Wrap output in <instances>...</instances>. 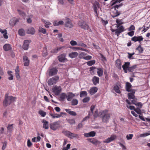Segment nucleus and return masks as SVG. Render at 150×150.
Here are the masks:
<instances>
[{"label":"nucleus","mask_w":150,"mask_h":150,"mask_svg":"<svg viewBox=\"0 0 150 150\" xmlns=\"http://www.w3.org/2000/svg\"><path fill=\"white\" fill-rule=\"evenodd\" d=\"M90 100V98L89 97H87L84 98L83 100L82 101L84 103H86L88 102Z\"/></svg>","instance_id":"09e8293b"},{"label":"nucleus","mask_w":150,"mask_h":150,"mask_svg":"<svg viewBox=\"0 0 150 150\" xmlns=\"http://www.w3.org/2000/svg\"><path fill=\"white\" fill-rule=\"evenodd\" d=\"M92 58V57L90 55H88L85 57H83V59L86 60H88L91 59Z\"/></svg>","instance_id":"69168bd1"},{"label":"nucleus","mask_w":150,"mask_h":150,"mask_svg":"<svg viewBox=\"0 0 150 150\" xmlns=\"http://www.w3.org/2000/svg\"><path fill=\"white\" fill-rule=\"evenodd\" d=\"M92 81L94 85H96L97 84L99 83V77L94 76L92 79Z\"/></svg>","instance_id":"4be33fe9"},{"label":"nucleus","mask_w":150,"mask_h":150,"mask_svg":"<svg viewBox=\"0 0 150 150\" xmlns=\"http://www.w3.org/2000/svg\"><path fill=\"white\" fill-rule=\"evenodd\" d=\"M131 101L132 103L133 104H134L135 105L136 103H137V98H134L132 99Z\"/></svg>","instance_id":"774afa93"},{"label":"nucleus","mask_w":150,"mask_h":150,"mask_svg":"<svg viewBox=\"0 0 150 150\" xmlns=\"http://www.w3.org/2000/svg\"><path fill=\"white\" fill-rule=\"evenodd\" d=\"M67 95L66 93H62L60 95L59 97L60 100L61 101H64L66 98H67Z\"/></svg>","instance_id":"a878e982"},{"label":"nucleus","mask_w":150,"mask_h":150,"mask_svg":"<svg viewBox=\"0 0 150 150\" xmlns=\"http://www.w3.org/2000/svg\"><path fill=\"white\" fill-rule=\"evenodd\" d=\"M78 103V100L76 99H73L71 101V105H76Z\"/></svg>","instance_id":"37998d69"},{"label":"nucleus","mask_w":150,"mask_h":150,"mask_svg":"<svg viewBox=\"0 0 150 150\" xmlns=\"http://www.w3.org/2000/svg\"><path fill=\"white\" fill-rule=\"evenodd\" d=\"M78 25L81 28L84 30H88L89 29H90L91 30L88 25L84 21H79L78 23Z\"/></svg>","instance_id":"423d86ee"},{"label":"nucleus","mask_w":150,"mask_h":150,"mask_svg":"<svg viewBox=\"0 0 150 150\" xmlns=\"http://www.w3.org/2000/svg\"><path fill=\"white\" fill-rule=\"evenodd\" d=\"M42 122L43 123V127L44 128L47 129L49 128L48 122L46 120H43Z\"/></svg>","instance_id":"2f4dec72"},{"label":"nucleus","mask_w":150,"mask_h":150,"mask_svg":"<svg viewBox=\"0 0 150 150\" xmlns=\"http://www.w3.org/2000/svg\"><path fill=\"white\" fill-rule=\"evenodd\" d=\"M16 99V98L12 96H8V94H6L3 103V106L5 107H7L8 105L14 102Z\"/></svg>","instance_id":"f03ea898"},{"label":"nucleus","mask_w":150,"mask_h":150,"mask_svg":"<svg viewBox=\"0 0 150 150\" xmlns=\"http://www.w3.org/2000/svg\"><path fill=\"white\" fill-rule=\"evenodd\" d=\"M35 32L34 28L33 27H30L27 30V33L28 34L31 35L34 34Z\"/></svg>","instance_id":"bb28decb"},{"label":"nucleus","mask_w":150,"mask_h":150,"mask_svg":"<svg viewBox=\"0 0 150 150\" xmlns=\"http://www.w3.org/2000/svg\"><path fill=\"white\" fill-rule=\"evenodd\" d=\"M114 90L117 93H121V91L119 89V87L117 85L114 87Z\"/></svg>","instance_id":"ea45409f"},{"label":"nucleus","mask_w":150,"mask_h":150,"mask_svg":"<svg viewBox=\"0 0 150 150\" xmlns=\"http://www.w3.org/2000/svg\"><path fill=\"white\" fill-rule=\"evenodd\" d=\"M116 22L117 24V28L120 26V25L123 24V23L121 22V21L118 19L116 20Z\"/></svg>","instance_id":"603ef678"},{"label":"nucleus","mask_w":150,"mask_h":150,"mask_svg":"<svg viewBox=\"0 0 150 150\" xmlns=\"http://www.w3.org/2000/svg\"><path fill=\"white\" fill-rule=\"evenodd\" d=\"M50 115L52 116V117L53 118H59L61 116V115L58 114H50Z\"/></svg>","instance_id":"79ce46f5"},{"label":"nucleus","mask_w":150,"mask_h":150,"mask_svg":"<svg viewBox=\"0 0 150 150\" xmlns=\"http://www.w3.org/2000/svg\"><path fill=\"white\" fill-rule=\"evenodd\" d=\"M23 60L25 66H28L29 64V60L28 57L26 56H24L23 57Z\"/></svg>","instance_id":"b1692460"},{"label":"nucleus","mask_w":150,"mask_h":150,"mask_svg":"<svg viewBox=\"0 0 150 150\" xmlns=\"http://www.w3.org/2000/svg\"><path fill=\"white\" fill-rule=\"evenodd\" d=\"M108 111L105 110L100 111L99 117L101 118L102 121L103 122L107 123L110 118V114L108 113Z\"/></svg>","instance_id":"f257e3e1"},{"label":"nucleus","mask_w":150,"mask_h":150,"mask_svg":"<svg viewBox=\"0 0 150 150\" xmlns=\"http://www.w3.org/2000/svg\"><path fill=\"white\" fill-rule=\"evenodd\" d=\"M120 14V11H118L116 9H114V10L112 12L111 16L113 18L117 17Z\"/></svg>","instance_id":"a211bd4d"},{"label":"nucleus","mask_w":150,"mask_h":150,"mask_svg":"<svg viewBox=\"0 0 150 150\" xmlns=\"http://www.w3.org/2000/svg\"><path fill=\"white\" fill-rule=\"evenodd\" d=\"M60 127V125L59 121L54 122L50 124V129L53 130H56Z\"/></svg>","instance_id":"39448f33"},{"label":"nucleus","mask_w":150,"mask_h":150,"mask_svg":"<svg viewBox=\"0 0 150 150\" xmlns=\"http://www.w3.org/2000/svg\"><path fill=\"white\" fill-rule=\"evenodd\" d=\"M118 28L116 29V34L117 36H118L120 33L123 32L125 30L124 28L123 25L119 26Z\"/></svg>","instance_id":"9b49d317"},{"label":"nucleus","mask_w":150,"mask_h":150,"mask_svg":"<svg viewBox=\"0 0 150 150\" xmlns=\"http://www.w3.org/2000/svg\"><path fill=\"white\" fill-rule=\"evenodd\" d=\"M38 113L42 116L44 117L46 115V113L45 112L42 110H39Z\"/></svg>","instance_id":"de8ad7c7"},{"label":"nucleus","mask_w":150,"mask_h":150,"mask_svg":"<svg viewBox=\"0 0 150 150\" xmlns=\"http://www.w3.org/2000/svg\"><path fill=\"white\" fill-rule=\"evenodd\" d=\"M39 31L40 32H41L44 34L46 33V30L45 29L42 28H39Z\"/></svg>","instance_id":"3c124183"},{"label":"nucleus","mask_w":150,"mask_h":150,"mask_svg":"<svg viewBox=\"0 0 150 150\" xmlns=\"http://www.w3.org/2000/svg\"><path fill=\"white\" fill-rule=\"evenodd\" d=\"M32 145V144L30 142V139H28L27 141V145L28 147H30Z\"/></svg>","instance_id":"0e129e2a"},{"label":"nucleus","mask_w":150,"mask_h":150,"mask_svg":"<svg viewBox=\"0 0 150 150\" xmlns=\"http://www.w3.org/2000/svg\"><path fill=\"white\" fill-rule=\"evenodd\" d=\"M130 92H131V93H129L128 94V99L129 100L133 99L135 98V96L134 94L135 92V90H133Z\"/></svg>","instance_id":"2eb2a0df"},{"label":"nucleus","mask_w":150,"mask_h":150,"mask_svg":"<svg viewBox=\"0 0 150 150\" xmlns=\"http://www.w3.org/2000/svg\"><path fill=\"white\" fill-rule=\"evenodd\" d=\"M132 85L129 82H126L125 85L126 90L128 92H130L134 89L131 88Z\"/></svg>","instance_id":"4468645a"},{"label":"nucleus","mask_w":150,"mask_h":150,"mask_svg":"<svg viewBox=\"0 0 150 150\" xmlns=\"http://www.w3.org/2000/svg\"><path fill=\"white\" fill-rule=\"evenodd\" d=\"M10 45L9 44H5L3 46V49L5 51H8L10 50L11 49Z\"/></svg>","instance_id":"cd10ccee"},{"label":"nucleus","mask_w":150,"mask_h":150,"mask_svg":"<svg viewBox=\"0 0 150 150\" xmlns=\"http://www.w3.org/2000/svg\"><path fill=\"white\" fill-rule=\"evenodd\" d=\"M134 111H135L138 114L141 115L142 114V111L140 109V108H137L134 109Z\"/></svg>","instance_id":"a18cd8bd"},{"label":"nucleus","mask_w":150,"mask_h":150,"mask_svg":"<svg viewBox=\"0 0 150 150\" xmlns=\"http://www.w3.org/2000/svg\"><path fill=\"white\" fill-rule=\"evenodd\" d=\"M12 72L11 71H9L7 72L9 76V77L8 78V79L10 80H12L13 79V75L12 74Z\"/></svg>","instance_id":"e433bc0d"},{"label":"nucleus","mask_w":150,"mask_h":150,"mask_svg":"<svg viewBox=\"0 0 150 150\" xmlns=\"http://www.w3.org/2000/svg\"><path fill=\"white\" fill-rule=\"evenodd\" d=\"M7 145V142H4L3 143V146L2 148V150H4L5 149H6V146Z\"/></svg>","instance_id":"e2e57ef3"},{"label":"nucleus","mask_w":150,"mask_h":150,"mask_svg":"<svg viewBox=\"0 0 150 150\" xmlns=\"http://www.w3.org/2000/svg\"><path fill=\"white\" fill-rule=\"evenodd\" d=\"M67 121L71 125H73L75 123V121L74 119H68Z\"/></svg>","instance_id":"58836bf2"},{"label":"nucleus","mask_w":150,"mask_h":150,"mask_svg":"<svg viewBox=\"0 0 150 150\" xmlns=\"http://www.w3.org/2000/svg\"><path fill=\"white\" fill-rule=\"evenodd\" d=\"M135 29L134 26L133 25H131L128 28V30L129 31H131L132 30H135Z\"/></svg>","instance_id":"680f3d73"},{"label":"nucleus","mask_w":150,"mask_h":150,"mask_svg":"<svg viewBox=\"0 0 150 150\" xmlns=\"http://www.w3.org/2000/svg\"><path fill=\"white\" fill-rule=\"evenodd\" d=\"M18 33L21 36H24L25 35V31L23 29H20L18 31Z\"/></svg>","instance_id":"473e14b6"},{"label":"nucleus","mask_w":150,"mask_h":150,"mask_svg":"<svg viewBox=\"0 0 150 150\" xmlns=\"http://www.w3.org/2000/svg\"><path fill=\"white\" fill-rule=\"evenodd\" d=\"M17 11L20 15L22 16L23 18H24L25 17V14L23 12L18 9Z\"/></svg>","instance_id":"5fc2aeb1"},{"label":"nucleus","mask_w":150,"mask_h":150,"mask_svg":"<svg viewBox=\"0 0 150 150\" xmlns=\"http://www.w3.org/2000/svg\"><path fill=\"white\" fill-rule=\"evenodd\" d=\"M133 135L132 134H129L126 136V138L127 140L131 139H132Z\"/></svg>","instance_id":"13d9d810"},{"label":"nucleus","mask_w":150,"mask_h":150,"mask_svg":"<svg viewBox=\"0 0 150 150\" xmlns=\"http://www.w3.org/2000/svg\"><path fill=\"white\" fill-rule=\"evenodd\" d=\"M88 93L87 92L85 91H81L80 92V97H86L87 96Z\"/></svg>","instance_id":"f704fd0d"},{"label":"nucleus","mask_w":150,"mask_h":150,"mask_svg":"<svg viewBox=\"0 0 150 150\" xmlns=\"http://www.w3.org/2000/svg\"><path fill=\"white\" fill-rule=\"evenodd\" d=\"M115 65L116 67L119 69H121V61L120 59H118L115 61Z\"/></svg>","instance_id":"6ab92c4d"},{"label":"nucleus","mask_w":150,"mask_h":150,"mask_svg":"<svg viewBox=\"0 0 150 150\" xmlns=\"http://www.w3.org/2000/svg\"><path fill=\"white\" fill-rule=\"evenodd\" d=\"M127 54H128V57L129 59H134V57L132 56L134 54V53H130L128 52L127 53Z\"/></svg>","instance_id":"6e6d98bb"},{"label":"nucleus","mask_w":150,"mask_h":150,"mask_svg":"<svg viewBox=\"0 0 150 150\" xmlns=\"http://www.w3.org/2000/svg\"><path fill=\"white\" fill-rule=\"evenodd\" d=\"M137 67V65H133L131 67L129 66L128 71L129 72H132Z\"/></svg>","instance_id":"72a5a7b5"},{"label":"nucleus","mask_w":150,"mask_h":150,"mask_svg":"<svg viewBox=\"0 0 150 150\" xmlns=\"http://www.w3.org/2000/svg\"><path fill=\"white\" fill-rule=\"evenodd\" d=\"M70 43L72 46H73L77 45L78 44L76 41L73 40L71 41L70 42Z\"/></svg>","instance_id":"4d7b16f0"},{"label":"nucleus","mask_w":150,"mask_h":150,"mask_svg":"<svg viewBox=\"0 0 150 150\" xmlns=\"http://www.w3.org/2000/svg\"><path fill=\"white\" fill-rule=\"evenodd\" d=\"M59 76H57L49 79L47 83L49 86L55 84L59 79Z\"/></svg>","instance_id":"20e7f679"},{"label":"nucleus","mask_w":150,"mask_h":150,"mask_svg":"<svg viewBox=\"0 0 150 150\" xmlns=\"http://www.w3.org/2000/svg\"><path fill=\"white\" fill-rule=\"evenodd\" d=\"M130 66V63L129 62H125L124 64L122 66V68H123V70L125 73H127L128 69Z\"/></svg>","instance_id":"1a4fd4ad"},{"label":"nucleus","mask_w":150,"mask_h":150,"mask_svg":"<svg viewBox=\"0 0 150 150\" xmlns=\"http://www.w3.org/2000/svg\"><path fill=\"white\" fill-rule=\"evenodd\" d=\"M64 22L62 21H55L53 23V25L55 26H58L60 25H63Z\"/></svg>","instance_id":"7c9ffc66"},{"label":"nucleus","mask_w":150,"mask_h":150,"mask_svg":"<svg viewBox=\"0 0 150 150\" xmlns=\"http://www.w3.org/2000/svg\"><path fill=\"white\" fill-rule=\"evenodd\" d=\"M93 8L94 12L97 14V10L98 8H99L100 4L97 1H96L93 4Z\"/></svg>","instance_id":"f3484780"},{"label":"nucleus","mask_w":150,"mask_h":150,"mask_svg":"<svg viewBox=\"0 0 150 150\" xmlns=\"http://www.w3.org/2000/svg\"><path fill=\"white\" fill-rule=\"evenodd\" d=\"M78 53L76 52H72L69 54V57L71 58H73L77 57Z\"/></svg>","instance_id":"c85d7f7f"},{"label":"nucleus","mask_w":150,"mask_h":150,"mask_svg":"<svg viewBox=\"0 0 150 150\" xmlns=\"http://www.w3.org/2000/svg\"><path fill=\"white\" fill-rule=\"evenodd\" d=\"M64 25L66 27L71 28L74 26V24L69 18L66 17L64 20Z\"/></svg>","instance_id":"7ed1b4c3"},{"label":"nucleus","mask_w":150,"mask_h":150,"mask_svg":"<svg viewBox=\"0 0 150 150\" xmlns=\"http://www.w3.org/2000/svg\"><path fill=\"white\" fill-rule=\"evenodd\" d=\"M98 90V88L96 87H92L90 89L89 93L91 95H93L97 92Z\"/></svg>","instance_id":"393cba45"},{"label":"nucleus","mask_w":150,"mask_h":150,"mask_svg":"<svg viewBox=\"0 0 150 150\" xmlns=\"http://www.w3.org/2000/svg\"><path fill=\"white\" fill-rule=\"evenodd\" d=\"M144 38L142 36H134L131 38V40L135 42L137 41H138L139 43L141 42V41L143 40Z\"/></svg>","instance_id":"9d476101"},{"label":"nucleus","mask_w":150,"mask_h":150,"mask_svg":"<svg viewBox=\"0 0 150 150\" xmlns=\"http://www.w3.org/2000/svg\"><path fill=\"white\" fill-rule=\"evenodd\" d=\"M77 45L79 46H81L83 47H86L87 46L86 45L82 42H79L77 44Z\"/></svg>","instance_id":"a19ab883"},{"label":"nucleus","mask_w":150,"mask_h":150,"mask_svg":"<svg viewBox=\"0 0 150 150\" xmlns=\"http://www.w3.org/2000/svg\"><path fill=\"white\" fill-rule=\"evenodd\" d=\"M117 137L115 135H112L110 137L108 138L105 140L103 141L104 143H109L114 140Z\"/></svg>","instance_id":"f8f14e48"},{"label":"nucleus","mask_w":150,"mask_h":150,"mask_svg":"<svg viewBox=\"0 0 150 150\" xmlns=\"http://www.w3.org/2000/svg\"><path fill=\"white\" fill-rule=\"evenodd\" d=\"M44 22V23L45 24V26L46 28H48L49 27V25H51V23L47 21H43Z\"/></svg>","instance_id":"49530a36"},{"label":"nucleus","mask_w":150,"mask_h":150,"mask_svg":"<svg viewBox=\"0 0 150 150\" xmlns=\"http://www.w3.org/2000/svg\"><path fill=\"white\" fill-rule=\"evenodd\" d=\"M13 124H12L11 125L9 124L8 126L7 127L8 130L9 131H11L13 129Z\"/></svg>","instance_id":"864d4df0"},{"label":"nucleus","mask_w":150,"mask_h":150,"mask_svg":"<svg viewBox=\"0 0 150 150\" xmlns=\"http://www.w3.org/2000/svg\"><path fill=\"white\" fill-rule=\"evenodd\" d=\"M86 55V54L84 52H82L81 53L79 56L81 58H83L85 57V56Z\"/></svg>","instance_id":"338daca9"},{"label":"nucleus","mask_w":150,"mask_h":150,"mask_svg":"<svg viewBox=\"0 0 150 150\" xmlns=\"http://www.w3.org/2000/svg\"><path fill=\"white\" fill-rule=\"evenodd\" d=\"M72 49L74 50H82V48L80 47H70Z\"/></svg>","instance_id":"bf43d9fd"},{"label":"nucleus","mask_w":150,"mask_h":150,"mask_svg":"<svg viewBox=\"0 0 150 150\" xmlns=\"http://www.w3.org/2000/svg\"><path fill=\"white\" fill-rule=\"evenodd\" d=\"M59 61L61 62H63L64 61L65 59V55L64 54H62L57 57Z\"/></svg>","instance_id":"5701e85b"},{"label":"nucleus","mask_w":150,"mask_h":150,"mask_svg":"<svg viewBox=\"0 0 150 150\" xmlns=\"http://www.w3.org/2000/svg\"><path fill=\"white\" fill-rule=\"evenodd\" d=\"M53 92L56 96L58 95L62 91V88L60 86H56L52 88Z\"/></svg>","instance_id":"0eeeda50"},{"label":"nucleus","mask_w":150,"mask_h":150,"mask_svg":"<svg viewBox=\"0 0 150 150\" xmlns=\"http://www.w3.org/2000/svg\"><path fill=\"white\" fill-rule=\"evenodd\" d=\"M88 140V141H89L91 143L95 144H99L101 143L100 142L94 138L89 139Z\"/></svg>","instance_id":"dca6fc26"},{"label":"nucleus","mask_w":150,"mask_h":150,"mask_svg":"<svg viewBox=\"0 0 150 150\" xmlns=\"http://www.w3.org/2000/svg\"><path fill=\"white\" fill-rule=\"evenodd\" d=\"M30 42L28 40H25L24 41L23 45V48L25 50H27L28 48Z\"/></svg>","instance_id":"ddd939ff"},{"label":"nucleus","mask_w":150,"mask_h":150,"mask_svg":"<svg viewBox=\"0 0 150 150\" xmlns=\"http://www.w3.org/2000/svg\"><path fill=\"white\" fill-rule=\"evenodd\" d=\"M98 71L97 73L99 77L102 76L103 74V69L100 68H97Z\"/></svg>","instance_id":"c756f323"},{"label":"nucleus","mask_w":150,"mask_h":150,"mask_svg":"<svg viewBox=\"0 0 150 150\" xmlns=\"http://www.w3.org/2000/svg\"><path fill=\"white\" fill-rule=\"evenodd\" d=\"M150 135V131H149L148 133L140 134V137H146V136H147Z\"/></svg>","instance_id":"052dcab7"},{"label":"nucleus","mask_w":150,"mask_h":150,"mask_svg":"<svg viewBox=\"0 0 150 150\" xmlns=\"http://www.w3.org/2000/svg\"><path fill=\"white\" fill-rule=\"evenodd\" d=\"M95 63V61L94 60H91L88 61L87 62V64L88 65L91 66L94 64Z\"/></svg>","instance_id":"c03bdc74"},{"label":"nucleus","mask_w":150,"mask_h":150,"mask_svg":"<svg viewBox=\"0 0 150 150\" xmlns=\"http://www.w3.org/2000/svg\"><path fill=\"white\" fill-rule=\"evenodd\" d=\"M70 131L67 130L65 129L63 130L62 131V133H63L64 135L66 136L67 137H68Z\"/></svg>","instance_id":"8fccbe9b"},{"label":"nucleus","mask_w":150,"mask_h":150,"mask_svg":"<svg viewBox=\"0 0 150 150\" xmlns=\"http://www.w3.org/2000/svg\"><path fill=\"white\" fill-rule=\"evenodd\" d=\"M96 133L95 132L92 131L88 133H85L84 134V136L87 137H93L95 136Z\"/></svg>","instance_id":"412c9836"},{"label":"nucleus","mask_w":150,"mask_h":150,"mask_svg":"<svg viewBox=\"0 0 150 150\" xmlns=\"http://www.w3.org/2000/svg\"><path fill=\"white\" fill-rule=\"evenodd\" d=\"M77 136V134L72 133L70 132L68 137L70 139H73L74 138L76 137Z\"/></svg>","instance_id":"c9c22d12"},{"label":"nucleus","mask_w":150,"mask_h":150,"mask_svg":"<svg viewBox=\"0 0 150 150\" xmlns=\"http://www.w3.org/2000/svg\"><path fill=\"white\" fill-rule=\"evenodd\" d=\"M75 96L74 94L71 92H69L67 93V100L68 101H70L71 99Z\"/></svg>","instance_id":"aec40b11"},{"label":"nucleus","mask_w":150,"mask_h":150,"mask_svg":"<svg viewBox=\"0 0 150 150\" xmlns=\"http://www.w3.org/2000/svg\"><path fill=\"white\" fill-rule=\"evenodd\" d=\"M136 50L138 51L139 53H142L143 52L144 49L139 45L136 48Z\"/></svg>","instance_id":"4c0bfd02"},{"label":"nucleus","mask_w":150,"mask_h":150,"mask_svg":"<svg viewBox=\"0 0 150 150\" xmlns=\"http://www.w3.org/2000/svg\"><path fill=\"white\" fill-rule=\"evenodd\" d=\"M58 72L57 69L55 67H52L49 69L48 74L50 76H54Z\"/></svg>","instance_id":"6e6552de"}]
</instances>
